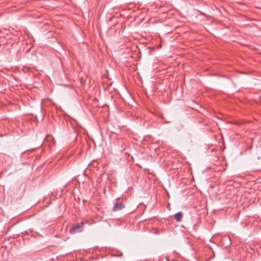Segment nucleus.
<instances>
[{
	"mask_svg": "<svg viewBox=\"0 0 261 261\" xmlns=\"http://www.w3.org/2000/svg\"><path fill=\"white\" fill-rule=\"evenodd\" d=\"M84 222H81L79 224H73L69 229V232L71 234H74L77 232H81L83 231Z\"/></svg>",
	"mask_w": 261,
	"mask_h": 261,
	"instance_id": "nucleus-1",
	"label": "nucleus"
},
{
	"mask_svg": "<svg viewBox=\"0 0 261 261\" xmlns=\"http://www.w3.org/2000/svg\"><path fill=\"white\" fill-rule=\"evenodd\" d=\"M124 207V205L122 204V202H116L114 207H113V211H118L122 210Z\"/></svg>",
	"mask_w": 261,
	"mask_h": 261,
	"instance_id": "nucleus-2",
	"label": "nucleus"
},
{
	"mask_svg": "<svg viewBox=\"0 0 261 261\" xmlns=\"http://www.w3.org/2000/svg\"><path fill=\"white\" fill-rule=\"evenodd\" d=\"M182 218V213L179 212L177 213L174 215V219L176 220L177 222L181 221Z\"/></svg>",
	"mask_w": 261,
	"mask_h": 261,
	"instance_id": "nucleus-3",
	"label": "nucleus"
},
{
	"mask_svg": "<svg viewBox=\"0 0 261 261\" xmlns=\"http://www.w3.org/2000/svg\"><path fill=\"white\" fill-rule=\"evenodd\" d=\"M51 139L53 140V145H55V140L53 138H51Z\"/></svg>",
	"mask_w": 261,
	"mask_h": 261,
	"instance_id": "nucleus-4",
	"label": "nucleus"
},
{
	"mask_svg": "<svg viewBox=\"0 0 261 261\" xmlns=\"http://www.w3.org/2000/svg\"><path fill=\"white\" fill-rule=\"evenodd\" d=\"M214 150H215V149L213 148L211 151H212V152H213V151H214Z\"/></svg>",
	"mask_w": 261,
	"mask_h": 261,
	"instance_id": "nucleus-5",
	"label": "nucleus"
},
{
	"mask_svg": "<svg viewBox=\"0 0 261 261\" xmlns=\"http://www.w3.org/2000/svg\"><path fill=\"white\" fill-rule=\"evenodd\" d=\"M156 149H157V148H156L154 149V151H155V152L156 151Z\"/></svg>",
	"mask_w": 261,
	"mask_h": 261,
	"instance_id": "nucleus-6",
	"label": "nucleus"
},
{
	"mask_svg": "<svg viewBox=\"0 0 261 261\" xmlns=\"http://www.w3.org/2000/svg\"><path fill=\"white\" fill-rule=\"evenodd\" d=\"M34 150V148L31 149V150Z\"/></svg>",
	"mask_w": 261,
	"mask_h": 261,
	"instance_id": "nucleus-7",
	"label": "nucleus"
}]
</instances>
